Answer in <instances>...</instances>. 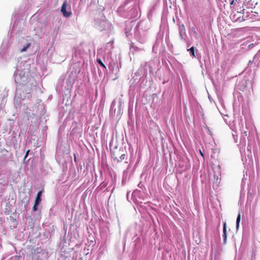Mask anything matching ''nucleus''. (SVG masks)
<instances>
[{
    "label": "nucleus",
    "mask_w": 260,
    "mask_h": 260,
    "mask_svg": "<svg viewBox=\"0 0 260 260\" xmlns=\"http://www.w3.org/2000/svg\"><path fill=\"white\" fill-rule=\"evenodd\" d=\"M121 151L120 149L113 151L112 155L114 160L120 162L125 158V154L121 153Z\"/></svg>",
    "instance_id": "obj_1"
},
{
    "label": "nucleus",
    "mask_w": 260,
    "mask_h": 260,
    "mask_svg": "<svg viewBox=\"0 0 260 260\" xmlns=\"http://www.w3.org/2000/svg\"><path fill=\"white\" fill-rule=\"evenodd\" d=\"M67 1L64 2V3L62 4L60 11L62 13L63 15L65 17H69L71 16L72 12H67Z\"/></svg>",
    "instance_id": "obj_2"
},
{
    "label": "nucleus",
    "mask_w": 260,
    "mask_h": 260,
    "mask_svg": "<svg viewBox=\"0 0 260 260\" xmlns=\"http://www.w3.org/2000/svg\"><path fill=\"white\" fill-rule=\"evenodd\" d=\"M226 223L224 222L223 223V244H226Z\"/></svg>",
    "instance_id": "obj_3"
},
{
    "label": "nucleus",
    "mask_w": 260,
    "mask_h": 260,
    "mask_svg": "<svg viewBox=\"0 0 260 260\" xmlns=\"http://www.w3.org/2000/svg\"><path fill=\"white\" fill-rule=\"evenodd\" d=\"M240 220H241V215H240V213H239L238 215V216H237V220H236V227H237V229H238L239 226V223H240Z\"/></svg>",
    "instance_id": "obj_4"
},
{
    "label": "nucleus",
    "mask_w": 260,
    "mask_h": 260,
    "mask_svg": "<svg viewBox=\"0 0 260 260\" xmlns=\"http://www.w3.org/2000/svg\"><path fill=\"white\" fill-rule=\"evenodd\" d=\"M30 44L27 43L25 46L23 47L21 49V52H23L26 51L27 50V49L30 47Z\"/></svg>",
    "instance_id": "obj_5"
},
{
    "label": "nucleus",
    "mask_w": 260,
    "mask_h": 260,
    "mask_svg": "<svg viewBox=\"0 0 260 260\" xmlns=\"http://www.w3.org/2000/svg\"><path fill=\"white\" fill-rule=\"evenodd\" d=\"M187 51H190L191 52V55L193 57H195L194 47H191L190 49H188Z\"/></svg>",
    "instance_id": "obj_6"
},
{
    "label": "nucleus",
    "mask_w": 260,
    "mask_h": 260,
    "mask_svg": "<svg viewBox=\"0 0 260 260\" xmlns=\"http://www.w3.org/2000/svg\"><path fill=\"white\" fill-rule=\"evenodd\" d=\"M39 205H40V204H37V203H35V204H34V206H33V207H32V210L33 211H37V209H38V207L39 206Z\"/></svg>",
    "instance_id": "obj_7"
},
{
    "label": "nucleus",
    "mask_w": 260,
    "mask_h": 260,
    "mask_svg": "<svg viewBox=\"0 0 260 260\" xmlns=\"http://www.w3.org/2000/svg\"><path fill=\"white\" fill-rule=\"evenodd\" d=\"M42 199L40 197H36L35 203L40 204L41 202Z\"/></svg>",
    "instance_id": "obj_8"
},
{
    "label": "nucleus",
    "mask_w": 260,
    "mask_h": 260,
    "mask_svg": "<svg viewBox=\"0 0 260 260\" xmlns=\"http://www.w3.org/2000/svg\"><path fill=\"white\" fill-rule=\"evenodd\" d=\"M97 62L103 67H104V68H106V66L103 63V62H102V61L100 59H97Z\"/></svg>",
    "instance_id": "obj_9"
},
{
    "label": "nucleus",
    "mask_w": 260,
    "mask_h": 260,
    "mask_svg": "<svg viewBox=\"0 0 260 260\" xmlns=\"http://www.w3.org/2000/svg\"><path fill=\"white\" fill-rule=\"evenodd\" d=\"M19 78H20V75H18H18H16V77H15V81L16 83H19Z\"/></svg>",
    "instance_id": "obj_10"
},
{
    "label": "nucleus",
    "mask_w": 260,
    "mask_h": 260,
    "mask_svg": "<svg viewBox=\"0 0 260 260\" xmlns=\"http://www.w3.org/2000/svg\"><path fill=\"white\" fill-rule=\"evenodd\" d=\"M42 192H43L42 190L39 191L37 193V197L41 198Z\"/></svg>",
    "instance_id": "obj_11"
},
{
    "label": "nucleus",
    "mask_w": 260,
    "mask_h": 260,
    "mask_svg": "<svg viewBox=\"0 0 260 260\" xmlns=\"http://www.w3.org/2000/svg\"><path fill=\"white\" fill-rule=\"evenodd\" d=\"M30 152V150H28L26 152V154L24 156V159H25L27 157L28 155V153L29 152Z\"/></svg>",
    "instance_id": "obj_12"
},
{
    "label": "nucleus",
    "mask_w": 260,
    "mask_h": 260,
    "mask_svg": "<svg viewBox=\"0 0 260 260\" xmlns=\"http://www.w3.org/2000/svg\"><path fill=\"white\" fill-rule=\"evenodd\" d=\"M245 19H243V18L242 17L241 19H240V17H238V18H237L236 19V20H237V21H244Z\"/></svg>",
    "instance_id": "obj_13"
},
{
    "label": "nucleus",
    "mask_w": 260,
    "mask_h": 260,
    "mask_svg": "<svg viewBox=\"0 0 260 260\" xmlns=\"http://www.w3.org/2000/svg\"><path fill=\"white\" fill-rule=\"evenodd\" d=\"M200 154L201 155V156H202L203 157H204V155L203 153L202 152V151H201V150H200Z\"/></svg>",
    "instance_id": "obj_14"
},
{
    "label": "nucleus",
    "mask_w": 260,
    "mask_h": 260,
    "mask_svg": "<svg viewBox=\"0 0 260 260\" xmlns=\"http://www.w3.org/2000/svg\"><path fill=\"white\" fill-rule=\"evenodd\" d=\"M235 4V1L234 0H232V1L230 3V5H234Z\"/></svg>",
    "instance_id": "obj_15"
},
{
    "label": "nucleus",
    "mask_w": 260,
    "mask_h": 260,
    "mask_svg": "<svg viewBox=\"0 0 260 260\" xmlns=\"http://www.w3.org/2000/svg\"><path fill=\"white\" fill-rule=\"evenodd\" d=\"M180 38H181V39H183V35H182V33H181V31L180 32Z\"/></svg>",
    "instance_id": "obj_16"
}]
</instances>
